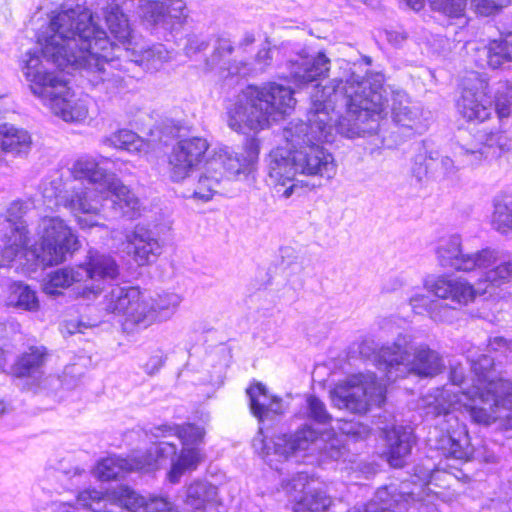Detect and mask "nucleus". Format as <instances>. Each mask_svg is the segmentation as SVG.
Wrapping results in <instances>:
<instances>
[{
  "mask_svg": "<svg viewBox=\"0 0 512 512\" xmlns=\"http://www.w3.org/2000/svg\"><path fill=\"white\" fill-rule=\"evenodd\" d=\"M253 446L261 449L266 455L273 451L274 454L286 459L306 451H319L327 458L338 460L345 453V447L339 439L331 438L325 441L316 430L307 425L292 435H278L268 443L264 439L255 438Z\"/></svg>",
  "mask_w": 512,
  "mask_h": 512,
  "instance_id": "obj_7",
  "label": "nucleus"
},
{
  "mask_svg": "<svg viewBox=\"0 0 512 512\" xmlns=\"http://www.w3.org/2000/svg\"><path fill=\"white\" fill-rule=\"evenodd\" d=\"M27 204L23 201H13L4 214L5 220L9 223V227H14L17 224H24L22 221L23 216L27 212Z\"/></svg>",
  "mask_w": 512,
  "mask_h": 512,
  "instance_id": "obj_61",
  "label": "nucleus"
},
{
  "mask_svg": "<svg viewBox=\"0 0 512 512\" xmlns=\"http://www.w3.org/2000/svg\"><path fill=\"white\" fill-rule=\"evenodd\" d=\"M106 493L95 489H87L80 492L77 496L78 505L92 509L94 512H104L108 509L106 502Z\"/></svg>",
  "mask_w": 512,
  "mask_h": 512,
  "instance_id": "obj_54",
  "label": "nucleus"
},
{
  "mask_svg": "<svg viewBox=\"0 0 512 512\" xmlns=\"http://www.w3.org/2000/svg\"><path fill=\"white\" fill-rule=\"evenodd\" d=\"M202 460L203 453L199 447L183 446L180 454L172 462L171 469L167 474L168 480L173 484L178 483L186 471L195 470Z\"/></svg>",
  "mask_w": 512,
  "mask_h": 512,
  "instance_id": "obj_39",
  "label": "nucleus"
},
{
  "mask_svg": "<svg viewBox=\"0 0 512 512\" xmlns=\"http://www.w3.org/2000/svg\"><path fill=\"white\" fill-rule=\"evenodd\" d=\"M391 101L392 119L398 126L418 134L427 129V119L422 108L411 104L406 92L393 91Z\"/></svg>",
  "mask_w": 512,
  "mask_h": 512,
  "instance_id": "obj_23",
  "label": "nucleus"
},
{
  "mask_svg": "<svg viewBox=\"0 0 512 512\" xmlns=\"http://www.w3.org/2000/svg\"><path fill=\"white\" fill-rule=\"evenodd\" d=\"M135 6V0H111L104 8V19L111 34L121 43H126L132 35V28L125 10Z\"/></svg>",
  "mask_w": 512,
  "mask_h": 512,
  "instance_id": "obj_30",
  "label": "nucleus"
},
{
  "mask_svg": "<svg viewBox=\"0 0 512 512\" xmlns=\"http://www.w3.org/2000/svg\"><path fill=\"white\" fill-rule=\"evenodd\" d=\"M475 11L483 16H489L510 3V0H472Z\"/></svg>",
  "mask_w": 512,
  "mask_h": 512,
  "instance_id": "obj_60",
  "label": "nucleus"
},
{
  "mask_svg": "<svg viewBox=\"0 0 512 512\" xmlns=\"http://www.w3.org/2000/svg\"><path fill=\"white\" fill-rule=\"evenodd\" d=\"M305 413L307 418L319 424H327L332 419L324 402L314 395H309L307 397Z\"/></svg>",
  "mask_w": 512,
  "mask_h": 512,
  "instance_id": "obj_57",
  "label": "nucleus"
},
{
  "mask_svg": "<svg viewBox=\"0 0 512 512\" xmlns=\"http://www.w3.org/2000/svg\"><path fill=\"white\" fill-rule=\"evenodd\" d=\"M38 241L31 248L36 264L52 266L63 262L77 249L78 240L70 227L59 217H44L37 227Z\"/></svg>",
  "mask_w": 512,
  "mask_h": 512,
  "instance_id": "obj_8",
  "label": "nucleus"
},
{
  "mask_svg": "<svg viewBox=\"0 0 512 512\" xmlns=\"http://www.w3.org/2000/svg\"><path fill=\"white\" fill-rule=\"evenodd\" d=\"M383 432L386 441L384 451L386 460L394 468L403 467L415 443L412 429L405 426H393L384 429Z\"/></svg>",
  "mask_w": 512,
  "mask_h": 512,
  "instance_id": "obj_25",
  "label": "nucleus"
},
{
  "mask_svg": "<svg viewBox=\"0 0 512 512\" xmlns=\"http://www.w3.org/2000/svg\"><path fill=\"white\" fill-rule=\"evenodd\" d=\"M309 484V478L307 473L299 472L295 476L292 477L289 481L283 484V489L289 495L292 501L295 502V506H298V503L301 498L305 497V492L307 486Z\"/></svg>",
  "mask_w": 512,
  "mask_h": 512,
  "instance_id": "obj_56",
  "label": "nucleus"
},
{
  "mask_svg": "<svg viewBox=\"0 0 512 512\" xmlns=\"http://www.w3.org/2000/svg\"><path fill=\"white\" fill-rule=\"evenodd\" d=\"M371 84L350 69L335 77L327 85H316L311 92L308 123L291 121L283 129L284 148L304 149L318 141H330L336 130L347 138L375 131L376 118L384 109L382 75L377 74Z\"/></svg>",
  "mask_w": 512,
  "mask_h": 512,
  "instance_id": "obj_2",
  "label": "nucleus"
},
{
  "mask_svg": "<svg viewBox=\"0 0 512 512\" xmlns=\"http://www.w3.org/2000/svg\"><path fill=\"white\" fill-rule=\"evenodd\" d=\"M377 365L388 382L414 375L434 377L444 369L441 355L427 344L415 345L410 336L399 335L382 347L376 357Z\"/></svg>",
  "mask_w": 512,
  "mask_h": 512,
  "instance_id": "obj_5",
  "label": "nucleus"
},
{
  "mask_svg": "<svg viewBox=\"0 0 512 512\" xmlns=\"http://www.w3.org/2000/svg\"><path fill=\"white\" fill-rule=\"evenodd\" d=\"M222 180V172L208 171V161L205 171L199 176L192 197L202 201L210 200L217 192Z\"/></svg>",
  "mask_w": 512,
  "mask_h": 512,
  "instance_id": "obj_47",
  "label": "nucleus"
},
{
  "mask_svg": "<svg viewBox=\"0 0 512 512\" xmlns=\"http://www.w3.org/2000/svg\"><path fill=\"white\" fill-rule=\"evenodd\" d=\"M10 231L4 235V246L0 255V267H8L17 258L25 256L27 261H34L31 257V248L28 247V230L25 224L9 227Z\"/></svg>",
  "mask_w": 512,
  "mask_h": 512,
  "instance_id": "obj_29",
  "label": "nucleus"
},
{
  "mask_svg": "<svg viewBox=\"0 0 512 512\" xmlns=\"http://www.w3.org/2000/svg\"><path fill=\"white\" fill-rule=\"evenodd\" d=\"M10 304L27 311H37L39 301L36 293L29 286L22 283L14 284L9 296Z\"/></svg>",
  "mask_w": 512,
  "mask_h": 512,
  "instance_id": "obj_51",
  "label": "nucleus"
},
{
  "mask_svg": "<svg viewBox=\"0 0 512 512\" xmlns=\"http://www.w3.org/2000/svg\"><path fill=\"white\" fill-rule=\"evenodd\" d=\"M83 285L78 296L90 299L96 297L104 288V281L116 279L119 266L115 259L107 254L90 250L84 264L79 265Z\"/></svg>",
  "mask_w": 512,
  "mask_h": 512,
  "instance_id": "obj_13",
  "label": "nucleus"
},
{
  "mask_svg": "<svg viewBox=\"0 0 512 512\" xmlns=\"http://www.w3.org/2000/svg\"><path fill=\"white\" fill-rule=\"evenodd\" d=\"M233 46L229 39L218 38L214 47L213 53L206 59V67L208 70L219 68V75L222 78H227L230 75L240 74L243 63H230L227 58L232 54Z\"/></svg>",
  "mask_w": 512,
  "mask_h": 512,
  "instance_id": "obj_35",
  "label": "nucleus"
},
{
  "mask_svg": "<svg viewBox=\"0 0 512 512\" xmlns=\"http://www.w3.org/2000/svg\"><path fill=\"white\" fill-rule=\"evenodd\" d=\"M334 501L321 490H311L301 498L294 512H339L335 510Z\"/></svg>",
  "mask_w": 512,
  "mask_h": 512,
  "instance_id": "obj_45",
  "label": "nucleus"
},
{
  "mask_svg": "<svg viewBox=\"0 0 512 512\" xmlns=\"http://www.w3.org/2000/svg\"><path fill=\"white\" fill-rule=\"evenodd\" d=\"M495 110L500 118L508 117L512 113V85L505 91L498 92Z\"/></svg>",
  "mask_w": 512,
  "mask_h": 512,
  "instance_id": "obj_62",
  "label": "nucleus"
},
{
  "mask_svg": "<svg viewBox=\"0 0 512 512\" xmlns=\"http://www.w3.org/2000/svg\"><path fill=\"white\" fill-rule=\"evenodd\" d=\"M43 197L54 206L69 209L81 228L104 226L103 221L107 219L101 214L105 197L96 188H84L74 181L63 182L58 177L44 184Z\"/></svg>",
  "mask_w": 512,
  "mask_h": 512,
  "instance_id": "obj_6",
  "label": "nucleus"
},
{
  "mask_svg": "<svg viewBox=\"0 0 512 512\" xmlns=\"http://www.w3.org/2000/svg\"><path fill=\"white\" fill-rule=\"evenodd\" d=\"M206 431L204 427L186 423L180 425L178 438L180 439L182 446L186 447H199L204 442Z\"/></svg>",
  "mask_w": 512,
  "mask_h": 512,
  "instance_id": "obj_55",
  "label": "nucleus"
},
{
  "mask_svg": "<svg viewBox=\"0 0 512 512\" xmlns=\"http://www.w3.org/2000/svg\"><path fill=\"white\" fill-rule=\"evenodd\" d=\"M43 105L51 112L66 122L82 121L88 115V107L84 100L76 98L74 93L63 80L56 84L45 98L41 100Z\"/></svg>",
  "mask_w": 512,
  "mask_h": 512,
  "instance_id": "obj_16",
  "label": "nucleus"
},
{
  "mask_svg": "<svg viewBox=\"0 0 512 512\" xmlns=\"http://www.w3.org/2000/svg\"><path fill=\"white\" fill-rule=\"evenodd\" d=\"M31 143V137L26 130L12 125H3L0 128V165L5 161L2 154L13 156L26 154Z\"/></svg>",
  "mask_w": 512,
  "mask_h": 512,
  "instance_id": "obj_33",
  "label": "nucleus"
},
{
  "mask_svg": "<svg viewBox=\"0 0 512 512\" xmlns=\"http://www.w3.org/2000/svg\"><path fill=\"white\" fill-rule=\"evenodd\" d=\"M386 386L374 373L358 374L337 384L331 391L335 407L352 413H365L369 406H380L385 400Z\"/></svg>",
  "mask_w": 512,
  "mask_h": 512,
  "instance_id": "obj_9",
  "label": "nucleus"
},
{
  "mask_svg": "<svg viewBox=\"0 0 512 512\" xmlns=\"http://www.w3.org/2000/svg\"><path fill=\"white\" fill-rule=\"evenodd\" d=\"M474 137L481 143L490 160L499 157L503 152L509 151L512 146L510 138L501 131L479 132Z\"/></svg>",
  "mask_w": 512,
  "mask_h": 512,
  "instance_id": "obj_44",
  "label": "nucleus"
},
{
  "mask_svg": "<svg viewBox=\"0 0 512 512\" xmlns=\"http://www.w3.org/2000/svg\"><path fill=\"white\" fill-rule=\"evenodd\" d=\"M298 162L295 161V150L284 147L273 149L267 160L268 177L284 198H289L300 187L294 182L296 174H300Z\"/></svg>",
  "mask_w": 512,
  "mask_h": 512,
  "instance_id": "obj_15",
  "label": "nucleus"
},
{
  "mask_svg": "<svg viewBox=\"0 0 512 512\" xmlns=\"http://www.w3.org/2000/svg\"><path fill=\"white\" fill-rule=\"evenodd\" d=\"M125 239L127 253L140 266L155 262L162 252L156 234L143 225H136Z\"/></svg>",
  "mask_w": 512,
  "mask_h": 512,
  "instance_id": "obj_19",
  "label": "nucleus"
},
{
  "mask_svg": "<svg viewBox=\"0 0 512 512\" xmlns=\"http://www.w3.org/2000/svg\"><path fill=\"white\" fill-rule=\"evenodd\" d=\"M341 432L355 439H366L370 434V428L360 422L345 421L339 428Z\"/></svg>",
  "mask_w": 512,
  "mask_h": 512,
  "instance_id": "obj_63",
  "label": "nucleus"
},
{
  "mask_svg": "<svg viewBox=\"0 0 512 512\" xmlns=\"http://www.w3.org/2000/svg\"><path fill=\"white\" fill-rule=\"evenodd\" d=\"M455 306L451 304H443L435 299L429 309V317L435 322H450L453 319Z\"/></svg>",
  "mask_w": 512,
  "mask_h": 512,
  "instance_id": "obj_59",
  "label": "nucleus"
},
{
  "mask_svg": "<svg viewBox=\"0 0 512 512\" xmlns=\"http://www.w3.org/2000/svg\"><path fill=\"white\" fill-rule=\"evenodd\" d=\"M103 144L116 149H123L129 152L141 151L144 142L131 130L121 129L102 140Z\"/></svg>",
  "mask_w": 512,
  "mask_h": 512,
  "instance_id": "obj_49",
  "label": "nucleus"
},
{
  "mask_svg": "<svg viewBox=\"0 0 512 512\" xmlns=\"http://www.w3.org/2000/svg\"><path fill=\"white\" fill-rule=\"evenodd\" d=\"M46 357L44 347H29L15 364L14 372L18 377L31 376L43 366Z\"/></svg>",
  "mask_w": 512,
  "mask_h": 512,
  "instance_id": "obj_43",
  "label": "nucleus"
},
{
  "mask_svg": "<svg viewBox=\"0 0 512 512\" xmlns=\"http://www.w3.org/2000/svg\"><path fill=\"white\" fill-rule=\"evenodd\" d=\"M233 46L229 39L218 38L214 47L213 53L206 59V67L208 70L219 68V75L222 78H227L230 75L240 74L243 63H230L227 58L232 54Z\"/></svg>",
  "mask_w": 512,
  "mask_h": 512,
  "instance_id": "obj_36",
  "label": "nucleus"
},
{
  "mask_svg": "<svg viewBox=\"0 0 512 512\" xmlns=\"http://www.w3.org/2000/svg\"><path fill=\"white\" fill-rule=\"evenodd\" d=\"M177 455V446L174 443L161 441L150 446L145 454L136 456L137 463L143 469H153L158 464L168 460L175 461Z\"/></svg>",
  "mask_w": 512,
  "mask_h": 512,
  "instance_id": "obj_41",
  "label": "nucleus"
},
{
  "mask_svg": "<svg viewBox=\"0 0 512 512\" xmlns=\"http://www.w3.org/2000/svg\"><path fill=\"white\" fill-rule=\"evenodd\" d=\"M432 10L450 18H461L465 14L467 0H428Z\"/></svg>",
  "mask_w": 512,
  "mask_h": 512,
  "instance_id": "obj_53",
  "label": "nucleus"
},
{
  "mask_svg": "<svg viewBox=\"0 0 512 512\" xmlns=\"http://www.w3.org/2000/svg\"><path fill=\"white\" fill-rule=\"evenodd\" d=\"M171 59L172 53L163 44H155L141 52L139 61L148 70H158Z\"/></svg>",
  "mask_w": 512,
  "mask_h": 512,
  "instance_id": "obj_52",
  "label": "nucleus"
},
{
  "mask_svg": "<svg viewBox=\"0 0 512 512\" xmlns=\"http://www.w3.org/2000/svg\"><path fill=\"white\" fill-rule=\"evenodd\" d=\"M424 286L436 298L447 300L455 307L468 305L474 301L478 293L467 280L447 275L428 279Z\"/></svg>",
  "mask_w": 512,
  "mask_h": 512,
  "instance_id": "obj_18",
  "label": "nucleus"
},
{
  "mask_svg": "<svg viewBox=\"0 0 512 512\" xmlns=\"http://www.w3.org/2000/svg\"><path fill=\"white\" fill-rule=\"evenodd\" d=\"M116 49L105 30L92 21L90 11L78 5L74 9L59 11L50 18L41 55L27 52L22 72L30 83L31 92L40 100L55 89L58 82L65 80L50 72L42 57L61 70L80 69L82 77L92 87L112 95L124 87Z\"/></svg>",
  "mask_w": 512,
  "mask_h": 512,
  "instance_id": "obj_1",
  "label": "nucleus"
},
{
  "mask_svg": "<svg viewBox=\"0 0 512 512\" xmlns=\"http://www.w3.org/2000/svg\"><path fill=\"white\" fill-rule=\"evenodd\" d=\"M141 298L142 293L136 287L115 286L105 295L104 307L109 313L125 316L124 326L128 329L130 325L136 327L133 316L140 310Z\"/></svg>",
  "mask_w": 512,
  "mask_h": 512,
  "instance_id": "obj_20",
  "label": "nucleus"
},
{
  "mask_svg": "<svg viewBox=\"0 0 512 512\" xmlns=\"http://www.w3.org/2000/svg\"><path fill=\"white\" fill-rule=\"evenodd\" d=\"M498 259L489 267L484 268L485 281L493 286H501L512 281V260L505 259L498 250Z\"/></svg>",
  "mask_w": 512,
  "mask_h": 512,
  "instance_id": "obj_48",
  "label": "nucleus"
},
{
  "mask_svg": "<svg viewBox=\"0 0 512 512\" xmlns=\"http://www.w3.org/2000/svg\"><path fill=\"white\" fill-rule=\"evenodd\" d=\"M435 252L441 267L463 272L487 268L498 259V253L491 248L464 254L462 239L457 234L440 239Z\"/></svg>",
  "mask_w": 512,
  "mask_h": 512,
  "instance_id": "obj_10",
  "label": "nucleus"
},
{
  "mask_svg": "<svg viewBox=\"0 0 512 512\" xmlns=\"http://www.w3.org/2000/svg\"><path fill=\"white\" fill-rule=\"evenodd\" d=\"M288 68L295 84H308L327 75L330 70V59L323 52L316 56L299 53L289 60Z\"/></svg>",
  "mask_w": 512,
  "mask_h": 512,
  "instance_id": "obj_24",
  "label": "nucleus"
},
{
  "mask_svg": "<svg viewBox=\"0 0 512 512\" xmlns=\"http://www.w3.org/2000/svg\"><path fill=\"white\" fill-rule=\"evenodd\" d=\"M487 89L488 83L476 72H470L464 78L457 107L467 121L483 122L492 115L493 101Z\"/></svg>",
  "mask_w": 512,
  "mask_h": 512,
  "instance_id": "obj_12",
  "label": "nucleus"
},
{
  "mask_svg": "<svg viewBox=\"0 0 512 512\" xmlns=\"http://www.w3.org/2000/svg\"><path fill=\"white\" fill-rule=\"evenodd\" d=\"M209 148L206 139L191 137L178 141L168 155V173L172 181L180 182L203 161Z\"/></svg>",
  "mask_w": 512,
  "mask_h": 512,
  "instance_id": "obj_14",
  "label": "nucleus"
},
{
  "mask_svg": "<svg viewBox=\"0 0 512 512\" xmlns=\"http://www.w3.org/2000/svg\"><path fill=\"white\" fill-rule=\"evenodd\" d=\"M293 93L275 82L247 86L226 107L229 128L238 133L267 128L294 108Z\"/></svg>",
  "mask_w": 512,
  "mask_h": 512,
  "instance_id": "obj_3",
  "label": "nucleus"
},
{
  "mask_svg": "<svg viewBox=\"0 0 512 512\" xmlns=\"http://www.w3.org/2000/svg\"><path fill=\"white\" fill-rule=\"evenodd\" d=\"M411 497L397 493L394 486L379 488L374 498L363 508H353L349 512H408Z\"/></svg>",
  "mask_w": 512,
  "mask_h": 512,
  "instance_id": "obj_28",
  "label": "nucleus"
},
{
  "mask_svg": "<svg viewBox=\"0 0 512 512\" xmlns=\"http://www.w3.org/2000/svg\"><path fill=\"white\" fill-rule=\"evenodd\" d=\"M474 61L478 67L499 68L505 62L512 61V32L502 35L488 45L474 48Z\"/></svg>",
  "mask_w": 512,
  "mask_h": 512,
  "instance_id": "obj_26",
  "label": "nucleus"
},
{
  "mask_svg": "<svg viewBox=\"0 0 512 512\" xmlns=\"http://www.w3.org/2000/svg\"><path fill=\"white\" fill-rule=\"evenodd\" d=\"M437 430L430 431L428 441L431 446L437 450H441L443 455L458 460H468L472 454V448L469 444L468 435L465 432L442 434L439 438L436 435Z\"/></svg>",
  "mask_w": 512,
  "mask_h": 512,
  "instance_id": "obj_31",
  "label": "nucleus"
},
{
  "mask_svg": "<svg viewBox=\"0 0 512 512\" xmlns=\"http://www.w3.org/2000/svg\"><path fill=\"white\" fill-rule=\"evenodd\" d=\"M107 186L103 192H108L112 196V207L123 217L134 219L140 216L142 203L136 194L122 181L114 175L107 180Z\"/></svg>",
  "mask_w": 512,
  "mask_h": 512,
  "instance_id": "obj_27",
  "label": "nucleus"
},
{
  "mask_svg": "<svg viewBox=\"0 0 512 512\" xmlns=\"http://www.w3.org/2000/svg\"><path fill=\"white\" fill-rule=\"evenodd\" d=\"M219 503L218 488L207 481H193L186 487L184 504L192 511H204Z\"/></svg>",
  "mask_w": 512,
  "mask_h": 512,
  "instance_id": "obj_32",
  "label": "nucleus"
},
{
  "mask_svg": "<svg viewBox=\"0 0 512 512\" xmlns=\"http://www.w3.org/2000/svg\"><path fill=\"white\" fill-rule=\"evenodd\" d=\"M137 470H141V465L137 463L136 456L128 459L119 456H109L98 463L95 475L102 481H108Z\"/></svg>",
  "mask_w": 512,
  "mask_h": 512,
  "instance_id": "obj_38",
  "label": "nucleus"
},
{
  "mask_svg": "<svg viewBox=\"0 0 512 512\" xmlns=\"http://www.w3.org/2000/svg\"><path fill=\"white\" fill-rule=\"evenodd\" d=\"M295 161L298 162L300 174L319 175L331 178L336 171L334 158L326 149L315 143L304 149L295 150Z\"/></svg>",
  "mask_w": 512,
  "mask_h": 512,
  "instance_id": "obj_22",
  "label": "nucleus"
},
{
  "mask_svg": "<svg viewBox=\"0 0 512 512\" xmlns=\"http://www.w3.org/2000/svg\"><path fill=\"white\" fill-rule=\"evenodd\" d=\"M88 362L87 358L82 357L78 362L66 366L62 382L67 388H72L78 384L82 375L81 367H86Z\"/></svg>",
  "mask_w": 512,
  "mask_h": 512,
  "instance_id": "obj_58",
  "label": "nucleus"
},
{
  "mask_svg": "<svg viewBox=\"0 0 512 512\" xmlns=\"http://www.w3.org/2000/svg\"><path fill=\"white\" fill-rule=\"evenodd\" d=\"M181 303L176 293H161L153 296L142 294L140 310L134 314L137 328H147L156 322L170 319Z\"/></svg>",
  "mask_w": 512,
  "mask_h": 512,
  "instance_id": "obj_17",
  "label": "nucleus"
},
{
  "mask_svg": "<svg viewBox=\"0 0 512 512\" xmlns=\"http://www.w3.org/2000/svg\"><path fill=\"white\" fill-rule=\"evenodd\" d=\"M140 18L150 26L174 30L181 27L187 18V9L184 1H176L171 7L170 18H160L165 7L161 1L135 0Z\"/></svg>",
  "mask_w": 512,
  "mask_h": 512,
  "instance_id": "obj_21",
  "label": "nucleus"
},
{
  "mask_svg": "<svg viewBox=\"0 0 512 512\" xmlns=\"http://www.w3.org/2000/svg\"><path fill=\"white\" fill-rule=\"evenodd\" d=\"M490 223L501 234L512 232V197L494 199Z\"/></svg>",
  "mask_w": 512,
  "mask_h": 512,
  "instance_id": "obj_42",
  "label": "nucleus"
},
{
  "mask_svg": "<svg viewBox=\"0 0 512 512\" xmlns=\"http://www.w3.org/2000/svg\"><path fill=\"white\" fill-rule=\"evenodd\" d=\"M247 395L250 399V409L252 414L263 422L267 417V408L273 397L268 395L266 387L261 383H256L247 389Z\"/></svg>",
  "mask_w": 512,
  "mask_h": 512,
  "instance_id": "obj_50",
  "label": "nucleus"
},
{
  "mask_svg": "<svg viewBox=\"0 0 512 512\" xmlns=\"http://www.w3.org/2000/svg\"><path fill=\"white\" fill-rule=\"evenodd\" d=\"M74 283L80 284L77 290H81L83 278L80 272V266L60 268L51 272L44 282L43 290L46 294L57 295L59 293L58 289L67 288ZM78 292L79 291H77V293Z\"/></svg>",
  "mask_w": 512,
  "mask_h": 512,
  "instance_id": "obj_40",
  "label": "nucleus"
},
{
  "mask_svg": "<svg viewBox=\"0 0 512 512\" xmlns=\"http://www.w3.org/2000/svg\"><path fill=\"white\" fill-rule=\"evenodd\" d=\"M233 46L229 39L218 38L214 47L213 53L206 59V67L208 70L219 68V75L222 78H227L230 75L240 74L243 63H230L227 58L232 54Z\"/></svg>",
  "mask_w": 512,
  "mask_h": 512,
  "instance_id": "obj_34",
  "label": "nucleus"
},
{
  "mask_svg": "<svg viewBox=\"0 0 512 512\" xmlns=\"http://www.w3.org/2000/svg\"><path fill=\"white\" fill-rule=\"evenodd\" d=\"M258 156V141L255 138H248L239 152L228 147L215 150L208 159V171L222 172V178L224 175L235 178L246 176L254 169Z\"/></svg>",
  "mask_w": 512,
  "mask_h": 512,
  "instance_id": "obj_11",
  "label": "nucleus"
},
{
  "mask_svg": "<svg viewBox=\"0 0 512 512\" xmlns=\"http://www.w3.org/2000/svg\"><path fill=\"white\" fill-rule=\"evenodd\" d=\"M471 370L473 384L462 391L463 405L475 423L489 425L500 417V407L512 408V382L496 377L494 361L488 355L471 359Z\"/></svg>",
  "mask_w": 512,
  "mask_h": 512,
  "instance_id": "obj_4",
  "label": "nucleus"
},
{
  "mask_svg": "<svg viewBox=\"0 0 512 512\" xmlns=\"http://www.w3.org/2000/svg\"><path fill=\"white\" fill-rule=\"evenodd\" d=\"M455 156L462 167H477L490 160L487 152L481 146L476 138L465 143L459 144L455 150Z\"/></svg>",
  "mask_w": 512,
  "mask_h": 512,
  "instance_id": "obj_46",
  "label": "nucleus"
},
{
  "mask_svg": "<svg viewBox=\"0 0 512 512\" xmlns=\"http://www.w3.org/2000/svg\"><path fill=\"white\" fill-rule=\"evenodd\" d=\"M71 174L74 178V182L80 179H86L90 183L97 185V187L103 191L107 186V180L109 177H114V173H109L99 167V164L90 157H81L77 159L70 168Z\"/></svg>",
  "mask_w": 512,
  "mask_h": 512,
  "instance_id": "obj_37",
  "label": "nucleus"
},
{
  "mask_svg": "<svg viewBox=\"0 0 512 512\" xmlns=\"http://www.w3.org/2000/svg\"><path fill=\"white\" fill-rule=\"evenodd\" d=\"M435 299L423 293H415L409 298V305L416 314L429 313Z\"/></svg>",
  "mask_w": 512,
  "mask_h": 512,
  "instance_id": "obj_64",
  "label": "nucleus"
}]
</instances>
